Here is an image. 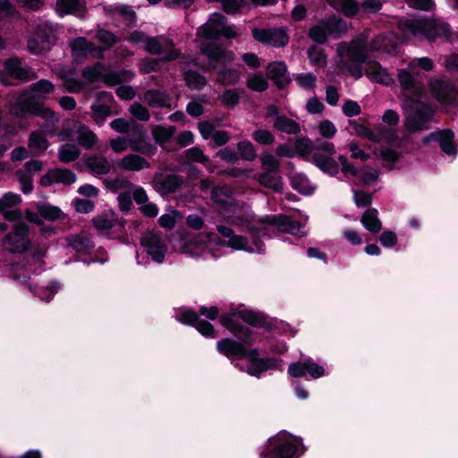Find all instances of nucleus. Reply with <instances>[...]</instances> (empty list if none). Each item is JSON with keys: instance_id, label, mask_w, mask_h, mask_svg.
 <instances>
[{"instance_id": "1", "label": "nucleus", "mask_w": 458, "mask_h": 458, "mask_svg": "<svg viewBox=\"0 0 458 458\" xmlns=\"http://www.w3.org/2000/svg\"><path fill=\"white\" fill-rule=\"evenodd\" d=\"M416 70L410 69L409 65L399 69L397 72L402 89L403 107L408 112L404 126L409 132L426 130V124L432 119L434 113L428 104L415 98L424 92L423 83L416 78Z\"/></svg>"}, {"instance_id": "2", "label": "nucleus", "mask_w": 458, "mask_h": 458, "mask_svg": "<svg viewBox=\"0 0 458 458\" xmlns=\"http://www.w3.org/2000/svg\"><path fill=\"white\" fill-rule=\"evenodd\" d=\"M55 89L54 84L48 80H40L32 83L19 98L16 105L20 111L13 112L18 115L30 114L47 121L45 130L47 133H55L59 116L48 107L40 104L41 100Z\"/></svg>"}, {"instance_id": "3", "label": "nucleus", "mask_w": 458, "mask_h": 458, "mask_svg": "<svg viewBox=\"0 0 458 458\" xmlns=\"http://www.w3.org/2000/svg\"><path fill=\"white\" fill-rule=\"evenodd\" d=\"M399 29L406 38L431 41L438 38H450L452 35L449 24L440 19L403 20L399 22Z\"/></svg>"}, {"instance_id": "4", "label": "nucleus", "mask_w": 458, "mask_h": 458, "mask_svg": "<svg viewBox=\"0 0 458 458\" xmlns=\"http://www.w3.org/2000/svg\"><path fill=\"white\" fill-rule=\"evenodd\" d=\"M368 51L364 38H358L350 44L341 43L337 47L340 64L351 76L359 79L363 74L362 64L368 58Z\"/></svg>"}, {"instance_id": "5", "label": "nucleus", "mask_w": 458, "mask_h": 458, "mask_svg": "<svg viewBox=\"0 0 458 458\" xmlns=\"http://www.w3.org/2000/svg\"><path fill=\"white\" fill-rule=\"evenodd\" d=\"M347 31V25L342 20L332 16L319 21L309 32L310 37L317 43H325L328 36L339 38Z\"/></svg>"}, {"instance_id": "6", "label": "nucleus", "mask_w": 458, "mask_h": 458, "mask_svg": "<svg viewBox=\"0 0 458 458\" xmlns=\"http://www.w3.org/2000/svg\"><path fill=\"white\" fill-rule=\"evenodd\" d=\"M273 450L269 454L260 453L261 458H295L300 450L298 440L293 439L286 433L277 435L268 441Z\"/></svg>"}, {"instance_id": "7", "label": "nucleus", "mask_w": 458, "mask_h": 458, "mask_svg": "<svg viewBox=\"0 0 458 458\" xmlns=\"http://www.w3.org/2000/svg\"><path fill=\"white\" fill-rule=\"evenodd\" d=\"M217 232L226 240L218 242L219 245L232 248L235 250H244L247 252H262L264 250L263 243L259 240H253L250 244L248 240L234 233L232 228L219 225L216 226Z\"/></svg>"}, {"instance_id": "8", "label": "nucleus", "mask_w": 458, "mask_h": 458, "mask_svg": "<svg viewBox=\"0 0 458 458\" xmlns=\"http://www.w3.org/2000/svg\"><path fill=\"white\" fill-rule=\"evenodd\" d=\"M29 226L22 222L13 225L12 230L4 237L3 247L13 253H23L31 245L29 238Z\"/></svg>"}, {"instance_id": "9", "label": "nucleus", "mask_w": 458, "mask_h": 458, "mask_svg": "<svg viewBox=\"0 0 458 458\" xmlns=\"http://www.w3.org/2000/svg\"><path fill=\"white\" fill-rule=\"evenodd\" d=\"M335 154V147L330 141H316V151L311 156L313 163L322 171L329 174L338 173V164L333 158Z\"/></svg>"}, {"instance_id": "10", "label": "nucleus", "mask_w": 458, "mask_h": 458, "mask_svg": "<svg viewBox=\"0 0 458 458\" xmlns=\"http://www.w3.org/2000/svg\"><path fill=\"white\" fill-rule=\"evenodd\" d=\"M431 96L444 105H454L458 100V84L437 78L428 82Z\"/></svg>"}, {"instance_id": "11", "label": "nucleus", "mask_w": 458, "mask_h": 458, "mask_svg": "<svg viewBox=\"0 0 458 458\" xmlns=\"http://www.w3.org/2000/svg\"><path fill=\"white\" fill-rule=\"evenodd\" d=\"M144 49L152 55L165 54V60H175L180 53L172 41L165 37H148Z\"/></svg>"}, {"instance_id": "12", "label": "nucleus", "mask_w": 458, "mask_h": 458, "mask_svg": "<svg viewBox=\"0 0 458 458\" xmlns=\"http://www.w3.org/2000/svg\"><path fill=\"white\" fill-rule=\"evenodd\" d=\"M252 36L255 40L276 47L285 46L289 40L286 30L282 28L254 29Z\"/></svg>"}, {"instance_id": "13", "label": "nucleus", "mask_w": 458, "mask_h": 458, "mask_svg": "<svg viewBox=\"0 0 458 458\" xmlns=\"http://www.w3.org/2000/svg\"><path fill=\"white\" fill-rule=\"evenodd\" d=\"M140 242L154 261L157 263L164 261L167 248L158 234L154 232H147L142 235Z\"/></svg>"}, {"instance_id": "14", "label": "nucleus", "mask_w": 458, "mask_h": 458, "mask_svg": "<svg viewBox=\"0 0 458 458\" xmlns=\"http://www.w3.org/2000/svg\"><path fill=\"white\" fill-rule=\"evenodd\" d=\"M109 146L112 151L115 154H120L126 151L129 146L133 151L140 152L148 156H152L156 153L157 148L150 143H139L137 141H128L125 138L118 136L112 138L109 140Z\"/></svg>"}, {"instance_id": "15", "label": "nucleus", "mask_w": 458, "mask_h": 458, "mask_svg": "<svg viewBox=\"0 0 458 458\" xmlns=\"http://www.w3.org/2000/svg\"><path fill=\"white\" fill-rule=\"evenodd\" d=\"M21 198L19 194L7 192L0 198V214L7 221H18L22 217L21 211L17 208Z\"/></svg>"}, {"instance_id": "16", "label": "nucleus", "mask_w": 458, "mask_h": 458, "mask_svg": "<svg viewBox=\"0 0 458 458\" xmlns=\"http://www.w3.org/2000/svg\"><path fill=\"white\" fill-rule=\"evenodd\" d=\"M54 40V36L48 30L38 28L28 40V48L33 54H44L50 49Z\"/></svg>"}, {"instance_id": "17", "label": "nucleus", "mask_w": 458, "mask_h": 458, "mask_svg": "<svg viewBox=\"0 0 458 458\" xmlns=\"http://www.w3.org/2000/svg\"><path fill=\"white\" fill-rule=\"evenodd\" d=\"M116 166L126 172H141L149 169L151 164L140 154L129 153L116 161Z\"/></svg>"}, {"instance_id": "18", "label": "nucleus", "mask_w": 458, "mask_h": 458, "mask_svg": "<svg viewBox=\"0 0 458 458\" xmlns=\"http://www.w3.org/2000/svg\"><path fill=\"white\" fill-rule=\"evenodd\" d=\"M454 134L451 130H443L430 133L424 138L425 143L430 140H436L439 143V146L443 152L450 156H455L457 154V147L454 141Z\"/></svg>"}, {"instance_id": "19", "label": "nucleus", "mask_w": 458, "mask_h": 458, "mask_svg": "<svg viewBox=\"0 0 458 458\" xmlns=\"http://www.w3.org/2000/svg\"><path fill=\"white\" fill-rule=\"evenodd\" d=\"M47 123L40 125L38 130L30 132L28 140V148L32 155L40 156L46 152L49 147V142L47 140V135H53L54 133H47L45 130Z\"/></svg>"}, {"instance_id": "20", "label": "nucleus", "mask_w": 458, "mask_h": 458, "mask_svg": "<svg viewBox=\"0 0 458 458\" xmlns=\"http://www.w3.org/2000/svg\"><path fill=\"white\" fill-rule=\"evenodd\" d=\"M76 181V174L66 168L50 169L40 178L43 186H49L53 183L72 184Z\"/></svg>"}, {"instance_id": "21", "label": "nucleus", "mask_w": 458, "mask_h": 458, "mask_svg": "<svg viewBox=\"0 0 458 458\" xmlns=\"http://www.w3.org/2000/svg\"><path fill=\"white\" fill-rule=\"evenodd\" d=\"M225 17L218 13L210 15L208 21L198 30V35L208 39H216L221 36V27Z\"/></svg>"}, {"instance_id": "22", "label": "nucleus", "mask_w": 458, "mask_h": 458, "mask_svg": "<svg viewBox=\"0 0 458 458\" xmlns=\"http://www.w3.org/2000/svg\"><path fill=\"white\" fill-rule=\"evenodd\" d=\"M55 11L60 16L76 15L82 17L86 12V4L83 0H56Z\"/></svg>"}, {"instance_id": "23", "label": "nucleus", "mask_w": 458, "mask_h": 458, "mask_svg": "<svg viewBox=\"0 0 458 458\" xmlns=\"http://www.w3.org/2000/svg\"><path fill=\"white\" fill-rule=\"evenodd\" d=\"M202 53L208 58L211 68H216L218 64H226L233 60V54L231 51L221 48L214 44L202 47Z\"/></svg>"}, {"instance_id": "24", "label": "nucleus", "mask_w": 458, "mask_h": 458, "mask_svg": "<svg viewBox=\"0 0 458 458\" xmlns=\"http://www.w3.org/2000/svg\"><path fill=\"white\" fill-rule=\"evenodd\" d=\"M181 183V179L175 174H156L153 179L154 188L163 195L175 191Z\"/></svg>"}, {"instance_id": "25", "label": "nucleus", "mask_w": 458, "mask_h": 458, "mask_svg": "<svg viewBox=\"0 0 458 458\" xmlns=\"http://www.w3.org/2000/svg\"><path fill=\"white\" fill-rule=\"evenodd\" d=\"M5 72L13 78L21 81H30L35 79L36 73L30 68L23 66L19 59H8L4 62Z\"/></svg>"}, {"instance_id": "26", "label": "nucleus", "mask_w": 458, "mask_h": 458, "mask_svg": "<svg viewBox=\"0 0 458 458\" xmlns=\"http://www.w3.org/2000/svg\"><path fill=\"white\" fill-rule=\"evenodd\" d=\"M267 75L275 81L280 89L284 88L291 81L287 68L284 62H272L267 65Z\"/></svg>"}, {"instance_id": "27", "label": "nucleus", "mask_w": 458, "mask_h": 458, "mask_svg": "<svg viewBox=\"0 0 458 458\" xmlns=\"http://www.w3.org/2000/svg\"><path fill=\"white\" fill-rule=\"evenodd\" d=\"M239 319L240 318L237 314V311L223 315L220 318L221 324L225 327H226L229 331L234 334L237 337L242 338L245 344H250L248 337L250 332L248 328L244 330L242 327V326L238 322Z\"/></svg>"}, {"instance_id": "28", "label": "nucleus", "mask_w": 458, "mask_h": 458, "mask_svg": "<svg viewBox=\"0 0 458 458\" xmlns=\"http://www.w3.org/2000/svg\"><path fill=\"white\" fill-rule=\"evenodd\" d=\"M264 222L275 225L281 231L292 234H299L302 228L301 223L293 221L288 216L283 215L267 216L264 219Z\"/></svg>"}, {"instance_id": "29", "label": "nucleus", "mask_w": 458, "mask_h": 458, "mask_svg": "<svg viewBox=\"0 0 458 458\" xmlns=\"http://www.w3.org/2000/svg\"><path fill=\"white\" fill-rule=\"evenodd\" d=\"M217 351L227 357H244L247 351L242 343L225 338L217 342Z\"/></svg>"}, {"instance_id": "30", "label": "nucleus", "mask_w": 458, "mask_h": 458, "mask_svg": "<svg viewBox=\"0 0 458 458\" xmlns=\"http://www.w3.org/2000/svg\"><path fill=\"white\" fill-rule=\"evenodd\" d=\"M365 74L371 81L386 86H389L394 83V77L382 67L378 63L369 64Z\"/></svg>"}, {"instance_id": "31", "label": "nucleus", "mask_w": 458, "mask_h": 458, "mask_svg": "<svg viewBox=\"0 0 458 458\" xmlns=\"http://www.w3.org/2000/svg\"><path fill=\"white\" fill-rule=\"evenodd\" d=\"M85 165L87 168L94 174L104 175L110 173L112 165L109 160L101 155H92L89 157Z\"/></svg>"}, {"instance_id": "32", "label": "nucleus", "mask_w": 458, "mask_h": 458, "mask_svg": "<svg viewBox=\"0 0 458 458\" xmlns=\"http://www.w3.org/2000/svg\"><path fill=\"white\" fill-rule=\"evenodd\" d=\"M360 222L372 233H377L382 229V223L378 218V212L376 208L366 210L361 216Z\"/></svg>"}, {"instance_id": "33", "label": "nucleus", "mask_w": 458, "mask_h": 458, "mask_svg": "<svg viewBox=\"0 0 458 458\" xmlns=\"http://www.w3.org/2000/svg\"><path fill=\"white\" fill-rule=\"evenodd\" d=\"M78 142L85 148H93L98 141L97 134L84 124L79 123L76 127Z\"/></svg>"}, {"instance_id": "34", "label": "nucleus", "mask_w": 458, "mask_h": 458, "mask_svg": "<svg viewBox=\"0 0 458 458\" xmlns=\"http://www.w3.org/2000/svg\"><path fill=\"white\" fill-rule=\"evenodd\" d=\"M396 48V42L393 35H381L377 37L370 45V50L391 54Z\"/></svg>"}, {"instance_id": "35", "label": "nucleus", "mask_w": 458, "mask_h": 458, "mask_svg": "<svg viewBox=\"0 0 458 458\" xmlns=\"http://www.w3.org/2000/svg\"><path fill=\"white\" fill-rule=\"evenodd\" d=\"M184 156L188 162L203 164L210 173L215 171V167L209 162V157L204 154L200 148L192 147L188 148L185 150Z\"/></svg>"}, {"instance_id": "36", "label": "nucleus", "mask_w": 458, "mask_h": 458, "mask_svg": "<svg viewBox=\"0 0 458 458\" xmlns=\"http://www.w3.org/2000/svg\"><path fill=\"white\" fill-rule=\"evenodd\" d=\"M114 186L112 188L113 191H117L119 188H130L132 190L131 194L134 200L138 204H145L148 201V196L145 190L140 186L133 185L130 181H115Z\"/></svg>"}, {"instance_id": "37", "label": "nucleus", "mask_w": 458, "mask_h": 458, "mask_svg": "<svg viewBox=\"0 0 458 458\" xmlns=\"http://www.w3.org/2000/svg\"><path fill=\"white\" fill-rule=\"evenodd\" d=\"M273 127L288 134H296L300 131L298 123L285 115L276 116L273 122Z\"/></svg>"}, {"instance_id": "38", "label": "nucleus", "mask_w": 458, "mask_h": 458, "mask_svg": "<svg viewBox=\"0 0 458 458\" xmlns=\"http://www.w3.org/2000/svg\"><path fill=\"white\" fill-rule=\"evenodd\" d=\"M144 100L152 107H170L171 98L157 90H148L144 94Z\"/></svg>"}, {"instance_id": "39", "label": "nucleus", "mask_w": 458, "mask_h": 458, "mask_svg": "<svg viewBox=\"0 0 458 458\" xmlns=\"http://www.w3.org/2000/svg\"><path fill=\"white\" fill-rule=\"evenodd\" d=\"M291 184L302 194H311L314 191V186L310 183L308 177L301 173H294L291 175Z\"/></svg>"}, {"instance_id": "40", "label": "nucleus", "mask_w": 458, "mask_h": 458, "mask_svg": "<svg viewBox=\"0 0 458 458\" xmlns=\"http://www.w3.org/2000/svg\"><path fill=\"white\" fill-rule=\"evenodd\" d=\"M117 223V217L114 212H105L93 219L94 226L100 232L113 228Z\"/></svg>"}, {"instance_id": "41", "label": "nucleus", "mask_w": 458, "mask_h": 458, "mask_svg": "<svg viewBox=\"0 0 458 458\" xmlns=\"http://www.w3.org/2000/svg\"><path fill=\"white\" fill-rule=\"evenodd\" d=\"M176 131V128L173 125L165 127L157 125L152 129V136L155 141L160 146L167 143Z\"/></svg>"}, {"instance_id": "42", "label": "nucleus", "mask_w": 458, "mask_h": 458, "mask_svg": "<svg viewBox=\"0 0 458 458\" xmlns=\"http://www.w3.org/2000/svg\"><path fill=\"white\" fill-rule=\"evenodd\" d=\"M81 155L80 148L75 144H64L58 149V158L62 163H70L76 160Z\"/></svg>"}, {"instance_id": "43", "label": "nucleus", "mask_w": 458, "mask_h": 458, "mask_svg": "<svg viewBox=\"0 0 458 458\" xmlns=\"http://www.w3.org/2000/svg\"><path fill=\"white\" fill-rule=\"evenodd\" d=\"M327 3L336 11H340L347 16L356 13L359 4L354 0H327Z\"/></svg>"}, {"instance_id": "44", "label": "nucleus", "mask_w": 458, "mask_h": 458, "mask_svg": "<svg viewBox=\"0 0 458 458\" xmlns=\"http://www.w3.org/2000/svg\"><path fill=\"white\" fill-rule=\"evenodd\" d=\"M251 215L245 205H242L241 208H235L233 216H228L227 219L232 225H244L250 221Z\"/></svg>"}, {"instance_id": "45", "label": "nucleus", "mask_w": 458, "mask_h": 458, "mask_svg": "<svg viewBox=\"0 0 458 458\" xmlns=\"http://www.w3.org/2000/svg\"><path fill=\"white\" fill-rule=\"evenodd\" d=\"M105 72V66L98 63L93 66L86 67L82 72L83 78L90 83L102 81Z\"/></svg>"}, {"instance_id": "46", "label": "nucleus", "mask_w": 458, "mask_h": 458, "mask_svg": "<svg viewBox=\"0 0 458 458\" xmlns=\"http://www.w3.org/2000/svg\"><path fill=\"white\" fill-rule=\"evenodd\" d=\"M90 108L92 119L99 126L102 125L111 114V107L106 104H93Z\"/></svg>"}, {"instance_id": "47", "label": "nucleus", "mask_w": 458, "mask_h": 458, "mask_svg": "<svg viewBox=\"0 0 458 458\" xmlns=\"http://www.w3.org/2000/svg\"><path fill=\"white\" fill-rule=\"evenodd\" d=\"M184 80L186 85L193 90H199L207 84V80L204 76L192 71L185 72Z\"/></svg>"}, {"instance_id": "48", "label": "nucleus", "mask_w": 458, "mask_h": 458, "mask_svg": "<svg viewBox=\"0 0 458 458\" xmlns=\"http://www.w3.org/2000/svg\"><path fill=\"white\" fill-rule=\"evenodd\" d=\"M211 198L217 204H232V192L231 190L226 186L213 188Z\"/></svg>"}, {"instance_id": "49", "label": "nucleus", "mask_w": 458, "mask_h": 458, "mask_svg": "<svg viewBox=\"0 0 458 458\" xmlns=\"http://www.w3.org/2000/svg\"><path fill=\"white\" fill-rule=\"evenodd\" d=\"M182 216L175 209H169L167 213L163 214L158 220L159 225L165 229H173L177 221L182 219Z\"/></svg>"}, {"instance_id": "50", "label": "nucleus", "mask_w": 458, "mask_h": 458, "mask_svg": "<svg viewBox=\"0 0 458 458\" xmlns=\"http://www.w3.org/2000/svg\"><path fill=\"white\" fill-rule=\"evenodd\" d=\"M294 81L299 87L306 90H313L316 87L317 77L311 72H301L295 75Z\"/></svg>"}, {"instance_id": "51", "label": "nucleus", "mask_w": 458, "mask_h": 458, "mask_svg": "<svg viewBox=\"0 0 458 458\" xmlns=\"http://www.w3.org/2000/svg\"><path fill=\"white\" fill-rule=\"evenodd\" d=\"M68 242L76 251H86L93 247L90 239L84 235H72L68 238Z\"/></svg>"}, {"instance_id": "52", "label": "nucleus", "mask_w": 458, "mask_h": 458, "mask_svg": "<svg viewBox=\"0 0 458 458\" xmlns=\"http://www.w3.org/2000/svg\"><path fill=\"white\" fill-rule=\"evenodd\" d=\"M296 152L302 157L312 156L316 151V144H313L310 139L301 138L298 139L295 143Z\"/></svg>"}, {"instance_id": "53", "label": "nucleus", "mask_w": 458, "mask_h": 458, "mask_svg": "<svg viewBox=\"0 0 458 458\" xmlns=\"http://www.w3.org/2000/svg\"><path fill=\"white\" fill-rule=\"evenodd\" d=\"M259 182L260 184L274 191H279L282 190V181L279 176L265 173L259 176Z\"/></svg>"}, {"instance_id": "54", "label": "nucleus", "mask_w": 458, "mask_h": 458, "mask_svg": "<svg viewBox=\"0 0 458 458\" xmlns=\"http://www.w3.org/2000/svg\"><path fill=\"white\" fill-rule=\"evenodd\" d=\"M71 47L74 56L77 58L81 55H86L92 49V45L89 43L84 38H78L71 42Z\"/></svg>"}, {"instance_id": "55", "label": "nucleus", "mask_w": 458, "mask_h": 458, "mask_svg": "<svg viewBox=\"0 0 458 458\" xmlns=\"http://www.w3.org/2000/svg\"><path fill=\"white\" fill-rule=\"evenodd\" d=\"M38 214L49 221H55L63 216V212L58 208L50 205L39 206Z\"/></svg>"}, {"instance_id": "56", "label": "nucleus", "mask_w": 458, "mask_h": 458, "mask_svg": "<svg viewBox=\"0 0 458 458\" xmlns=\"http://www.w3.org/2000/svg\"><path fill=\"white\" fill-rule=\"evenodd\" d=\"M310 62L312 65L324 67L327 64V56L321 49L312 47L308 50Z\"/></svg>"}, {"instance_id": "57", "label": "nucleus", "mask_w": 458, "mask_h": 458, "mask_svg": "<svg viewBox=\"0 0 458 458\" xmlns=\"http://www.w3.org/2000/svg\"><path fill=\"white\" fill-rule=\"evenodd\" d=\"M237 148L242 158L252 161L256 157V151L253 145L247 140L241 141L237 145Z\"/></svg>"}, {"instance_id": "58", "label": "nucleus", "mask_w": 458, "mask_h": 458, "mask_svg": "<svg viewBox=\"0 0 458 458\" xmlns=\"http://www.w3.org/2000/svg\"><path fill=\"white\" fill-rule=\"evenodd\" d=\"M18 181L21 183V191L24 194H29L33 190V181L31 174H28L23 170H19L16 173Z\"/></svg>"}, {"instance_id": "59", "label": "nucleus", "mask_w": 458, "mask_h": 458, "mask_svg": "<svg viewBox=\"0 0 458 458\" xmlns=\"http://www.w3.org/2000/svg\"><path fill=\"white\" fill-rule=\"evenodd\" d=\"M218 82L224 85L226 84H235L240 80V73L233 69H229L224 72H219L218 73Z\"/></svg>"}, {"instance_id": "60", "label": "nucleus", "mask_w": 458, "mask_h": 458, "mask_svg": "<svg viewBox=\"0 0 458 458\" xmlns=\"http://www.w3.org/2000/svg\"><path fill=\"white\" fill-rule=\"evenodd\" d=\"M247 86L255 91H264L267 89L268 83L262 75L255 74L248 80Z\"/></svg>"}, {"instance_id": "61", "label": "nucleus", "mask_w": 458, "mask_h": 458, "mask_svg": "<svg viewBox=\"0 0 458 458\" xmlns=\"http://www.w3.org/2000/svg\"><path fill=\"white\" fill-rule=\"evenodd\" d=\"M319 134L326 139H332L336 134L335 125L329 120H324L318 124Z\"/></svg>"}, {"instance_id": "62", "label": "nucleus", "mask_w": 458, "mask_h": 458, "mask_svg": "<svg viewBox=\"0 0 458 458\" xmlns=\"http://www.w3.org/2000/svg\"><path fill=\"white\" fill-rule=\"evenodd\" d=\"M418 67L426 72L432 71L434 68L433 61L428 57L414 58L409 63V68L416 70Z\"/></svg>"}, {"instance_id": "63", "label": "nucleus", "mask_w": 458, "mask_h": 458, "mask_svg": "<svg viewBox=\"0 0 458 458\" xmlns=\"http://www.w3.org/2000/svg\"><path fill=\"white\" fill-rule=\"evenodd\" d=\"M215 236L214 233H202L191 238L189 244L195 248H201L204 247L207 242L213 241Z\"/></svg>"}, {"instance_id": "64", "label": "nucleus", "mask_w": 458, "mask_h": 458, "mask_svg": "<svg viewBox=\"0 0 458 458\" xmlns=\"http://www.w3.org/2000/svg\"><path fill=\"white\" fill-rule=\"evenodd\" d=\"M139 68L141 73L147 74L159 70L160 63L157 59L145 58L140 61Z\"/></svg>"}]
</instances>
